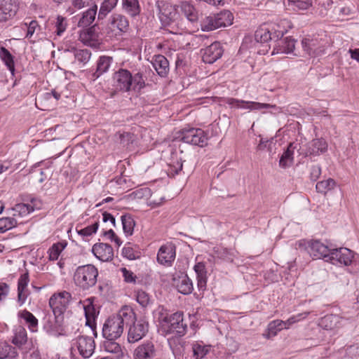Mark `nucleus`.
<instances>
[{"label": "nucleus", "mask_w": 359, "mask_h": 359, "mask_svg": "<svg viewBox=\"0 0 359 359\" xmlns=\"http://www.w3.org/2000/svg\"><path fill=\"white\" fill-rule=\"evenodd\" d=\"M302 46L305 53L311 57L320 56L325 52V47L321 40L318 39H303Z\"/></svg>", "instance_id": "nucleus-19"}, {"label": "nucleus", "mask_w": 359, "mask_h": 359, "mask_svg": "<svg viewBox=\"0 0 359 359\" xmlns=\"http://www.w3.org/2000/svg\"><path fill=\"white\" fill-rule=\"evenodd\" d=\"M354 255L355 253L346 248H334L329 262L333 264L349 266L353 261Z\"/></svg>", "instance_id": "nucleus-14"}, {"label": "nucleus", "mask_w": 359, "mask_h": 359, "mask_svg": "<svg viewBox=\"0 0 359 359\" xmlns=\"http://www.w3.org/2000/svg\"><path fill=\"white\" fill-rule=\"evenodd\" d=\"M128 326H129L128 332L129 343H135L142 339L146 335L149 329V323L142 319L137 321L134 320V323L128 325Z\"/></svg>", "instance_id": "nucleus-13"}, {"label": "nucleus", "mask_w": 359, "mask_h": 359, "mask_svg": "<svg viewBox=\"0 0 359 359\" xmlns=\"http://www.w3.org/2000/svg\"><path fill=\"white\" fill-rule=\"evenodd\" d=\"M184 313L182 311H177L169 316L168 325L164 326L162 331L165 334L175 333L176 336H184L187 330V325L184 323Z\"/></svg>", "instance_id": "nucleus-9"}, {"label": "nucleus", "mask_w": 359, "mask_h": 359, "mask_svg": "<svg viewBox=\"0 0 359 359\" xmlns=\"http://www.w3.org/2000/svg\"><path fill=\"white\" fill-rule=\"evenodd\" d=\"M129 29V21L128 18L120 13L112 14L103 29V34L109 39L121 36Z\"/></svg>", "instance_id": "nucleus-4"}, {"label": "nucleus", "mask_w": 359, "mask_h": 359, "mask_svg": "<svg viewBox=\"0 0 359 359\" xmlns=\"http://www.w3.org/2000/svg\"><path fill=\"white\" fill-rule=\"evenodd\" d=\"M183 166V163L182 161L177 160L175 162H172V164H170L169 168V174H171L172 176L177 175L180 170H182Z\"/></svg>", "instance_id": "nucleus-58"}, {"label": "nucleus", "mask_w": 359, "mask_h": 359, "mask_svg": "<svg viewBox=\"0 0 359 359\" xmlns=\"http://www.w3.org/2000/svg\"><path fill=\"white\" fill-rule=\"evenodd\" d=\"M197 287L200 292H203L206 289L207 276H197Z\"/></svg>", "instance_id": "nucleus-64"}, {"label": "nucleus", "mask_w": 359, "mask_h": 359, "mask_svg": "<svg viewBox=\"0 0 359 359\" xmlns=\"http://www.w3.org/2000/svg\"><path fill=\"white\" fill-rule=\"evenodd\" d=\"M135 298L137 302L142 306V307H147L149 302H150V298L149 294L143 291V290H138L136 292Z\"/></svg>", "instance_id": "nucleus-55"}, {"label": "nucleus", "mask_w": 359, "mask_h": 359, "mask_svg": "<svg viewBox=\"0 0 359 359\" xmlns=\"http://www.w3.org/2000/svg\"><path fill=\"white\" fill-rule=\"evenodd\" d=\"M71 298V294L67 291L53 294L49 299V306L52 309V313L64 316V313Z\"/></svg>", "instance_id": "nucleus-10"}, {"label": "nucleus", "mask_w": 359, "mask_h": 359, "mask_svg": "<svg viewBox=\"0 0 359 359\" xmlns=\"http://www.w3.org/2000/svg\"><path fill=\"white\" fill-rule=\"evenodd\" d=\"M116 136L118 137L120 143L124 147L128 146L130 143L133 142V135L130 133H118Z\"/></svg>", "instance_id": "nucleus-56"}, {"label": "nucleus", "mask_w": 359, "mask_h": 359, "mask_svg": "<svg viewBox=\"0 0 359 359\" xmlns=\"http://www.w3.org/2000/svg\"><path fill=\"white\" fill-rule=\"evenodd\" d=\"M321 175V167L319 165H313L310 170V178L313 181H316Z\"/></svg>", "instance_id": "nucleus-61"}, {"label": "nucleus", "mask_w": 359, "mask_h": 359, "mask_svg": "<svg viewBox=\"0 0 359 359\" xmlns=\"http://www.w3.org/2000/svg\"><path fill=\"white\" fill-rule=\"evenodd\" d=\"M27 341V334L25 328L22 326L18 327L15 330L14 336L12 339V343L18 347H21L25 344Z\"/></svg>", "instance_id": "nucleus-40"}, {"label": "nucleus", "mask_w": 359, "mask_h": 359, "mask_svg": "<svg viewBox=\"0 0 359 359\" xmlns=\"http://www.w3.org/2000/svg\"><path fill=\"white\" fill-rule=\"evenodd\" d=\"M181 10L188 20L195 22L198 20V15L196 9L190 3L185 1L181 5Z\"/></svg>", "instance_id": "nucleus-39"}, {"label": "nucleus", "mask_w": 359, "mask_h": 359, "mask_svg": "<svg viewBox=\"0 0 359 359\" xmlns=\"http://www.w3.org/2000/svg\"><path fill=\"white\" fill-rule=\"evenodd\" d=\"M12 217H24L32 212L34 209L32 205L26 203H18L11 209Z\"/></svg>", "instance_id": "nucleus-37"}, {"label": "nucleus", "mask_w": 359, "mask_h": 359, "mask_svg": "<svg viewBox=\"0 0 359 359\" xmlns=\"http://www.w3.org/2000/svg\"><path fill=\"white\" fill-rule=\"evenodd\" d=\"M122 255L130 260L137 259L141 257V252L137 248H134L130 243L126 245L122 250Z\"/></svg>", "instance_id": "nucleus-48"}, {"label": "nucleus", "mask_w": 359, "mask_h": 359, "mask_svg": "<svg viewBox=\"0 0 359 359\" xmlns=\"http://www.w3.org/2000/svg\"><path fill=\"white\" fill-rule=\"evenodd\" d=\"M210 346L199 342L192 344L193 356L195 359H203L210 352Z\"/></svg>", "instance_id": "nucleus-44"}, {"label": "nucleus", "mask_w": 359, "mask_h": 359, "mask_svg": "<svg viewBox=\"0 0 359 359\" xmlns=\"http://www.w3.org/2000/svg\"><path fill=\"white\" fill-rule=\"evenodd\" d=\"M205 63L212 64L223 55V48L219 42L215 41L201 50Z\"/></svg>", "instance_id": "nucleus-18"}, {"label": "nucleus", "mask_w": 359, "mask_h": 359, "mask_svg": "<svg viewBox=\"0 0 359 359\" xmlns=\"http://www.w3.org/2000/svg\"><path fill=\"white\" fill-rule=\"evenodd\" d=\"M344 322L345 320L338 315L328 314L320 319L319 325L324 330H334L342 327Z\"/></svg>", "instance_id": "nucleus-23"}, {"label": "nucleus", "mask_w": 359, "mask_h": 359, "mask_svg": "<svg viewBox=\"0 0 359 359\" xmlns=\"http://www.w3.org/2000/svg\"><path fill=\"white\" fill-rule=\"evenodd\" d=\"M113 62V57L107 55L100 56L96 62V69L93 72V77L94 79H98L103 74L108 72L111 63Z\"/></svg>", "instance_id": "nucleus-27"}, {"label": "nucleus", "mask_w": 359, "mask_h": 359, "mask_svg": "<svg viewBox=\"0 0 359 359\" xmlns=\"http://www.w3.org/2000/svg\"><path fill=\"white\" fill-rule=\"evenodd\" d=\"M275 107H276V105H272L270 104L243 100V102L241 103L238 108L249 109L250 111H255V110L266 109L275 108Z\"/></svg>", "instance_id": "nucleus-42"}, {"label": "nucleus", "mask_w": 359, "mask_h": 359, "mask_svg": "<svg viewBox=\"0 0 359 359\" xmlns=\"http://www.w3.org/2000/svg\"><path fill=\"white\" fill-rule=\"evenodd\" d=\"M18 317L24 320L25 325L32 332L38 331V319L30 311L26 309L20 311L18 313Z\"/></svg>", "instance_id": "nucleus-29"}, {"label": "nucleus", "mask_w": 359, "mask_h": 359, "mask_svg": "<svg viewBox=\"0 0 359 359\" xmlns=\"http://www.w3.org/2000/svg\"><path fill=\"white\" fill-rule=\"evenodd\" d=\"M18 222L13 217L0 218V233L6 232L16 226Z\"/></svg>", "instance_id": "nucleus-49"}, {"label": "nucleus", "mask_w": 359, "mask_h": 359, "mask_svg": "<svg viewBox=\"0 0 359 359\" xmlns=\"http://www.w3.org/2000/svg\"><path fill=\"white\" fill-rule=\"evenodd\" d=\"M74 345L78 349L79 354L84 358L90 357L95 348L93 339L86 335L77 337L74 340Z\"/></svg>", "instance_id": "nucleus-15"}, {"label": "nucleus", "mask_w": 359, "mask_h": 359, "mask_svg": "<svg viewBox=\"0 0 359 359\" xmlns=\"http://www.w3.org/2000/svg\"><path fill=\"white\" fill-rule=\"evenodd\" d=\"M308 251L313 259H325L329 262L332 249L319 241H312L309 243Z\"/></svg>", "instance_id": "nucleus-16"}, {"label": "nucleus", "mask_w": 359, "mask_h": 359, "mask_svg": "<svg viewBox=\"0 0 359 359\" xmlns=\"http://www.w3.org/2000/svg\"><path fill=\"white\" fill-rule=\"evenodd\" d=\"M99 227V222H96L94 224L89 225L83 229L80 230H77V232L79 235L85 237V236H90L93 233H95Z\"/></svg>", "instance_id": "nucleus-54"}, {"label": "nucleus", "mask_w": 359, "mask_h": 359, "mask_svg": "<svg viewBox=\"0 0 359 359\" xmlns=\"http://www.w3.org/2000/svg\"><path fill=\"white\" fill-rule=\"evenodd\" d=\"M184 142L204 147L208 144V133L201 128H184L180 136Z\"/></svg>", "instance_id": "nucleus-8"}, {"label": "nucleus", "mask_w": 359, "mask_h": 359, "mask_svg": "<svg viewBox=\"0 0 359 359\" xmlns=\"http://www.w3.org/2000/svg\"><path fill=\"white\" fill-rule=\"evenodd\" d=\"M169 316H171L169 311L163 306H158L154 311V316L158 323L161 330L164 326L168 325Z\"/></svg>", "instance_id": "nucleus-33"}, {"label": "nucleus", "mask_w": 359, "mask_h": 359, "mask_svg": "<svg viewBox=\"0 0 359 359\" xmlns=\"http://www.w3.org/2000/svg\"><path fill=\"white\" fill-rule=\"evenodd\" d=\"M73 53L76 62L82 65H86L91 57V53L88 49L73 48Z\"/></svg>", "instance_id": "nucleus-46"}, {"label": "nucleus", "mask_w": 359, "mask_h": 359, "mask_svg": "<svg viewBox=\"0 0 359 359\" xmlns=\"http://www.w3.org/2000/svg\"><path fill=\"white\" fill-rule=\"evenodd\" d=\"M112 81L115 89L122 93H138L145 87V80L141 72L133 74L123 68H120L113 74Z\"/></svg>", "instance_id": "nucleus-2"}, {"label": "nucleus", "mask_w": 359, "mask_h": 359, "mask_svg": "<svg viewBox=\"0 0 359 359\" xmlns=\"http://www.w3.org/2000/svg\"><path fill=\"white\" fill-rule=\"evenodd\" d=\"M116 339H106L103 342V349L109 353L116 355V358L119 359L123 355V351L120 344L115 341Z\"/></svg>", "instance_id": "nucleus-36"}, {"label": "nucleus", "mask_w": 359, "mask_h": 359, "mask_svg": "<svg viewBox=\"0 0 359 359\" xmlns=\"http://www.w3.org/2000/svg\"><path fill=\"white\" fill-rule=\"evenodd\" d=\"M118 0H104L100 5L97 19L103 20L116 6Z\"/></svg>", "instance_id": "nucleus-35"}, {"label": "nucleus", "mask_w": 359, "mask_h": 359, "mask_svg": "<svg viewBox=\"0 0 359 359\" xmlns=\"http://www.w3.org/2000/svg\"><path fill=\"white\" fill-rule=\"evenodd\" d=\"M217 257L226 262H232L236 257V251L223 247H217L215 249Z\"/></svg>", "instance_id": "nucleus-43"}, {"label": "nucleus", "mask_w": 359, "mask_h": 359, "mask_svg": "<svg viewBox=\"0 0 359 359\" xmlns=\"http://www.w3.org/2000/svg\"><path fill=\"white\" fill-rule=\"evenodd\" d=\"M16 6L11 0H4L0 4V20H7L16 13Z\"/></svg>", "instance_id": "nucleus-31"}, {"label": "nucleus", "mask_w": 359, "mask_h": 359, "mask_svg": "<svg viewBox=\"0 0 359 359\" xmlns=\"http://www.w3.org/2000/svg\"><path fill=\"white\" fill-rule=\"evenodd\" d=\"M135 313L128 306H124L117 314L108 318L103 325L102 335L106 339H117L123 334L124 326L134 323Z\"/></svg>", "instance_id": "nucleus-1"}, {"label": "nucleus", "mask_w": 359, "mask_h": 359, "mask_svg": "<svg viewBox=\"0 0 359 359\" xmlns=\"http://www.w3.org/2000/svg\"><path fill=\"white\" fill-rule=\"evenodd\" d=\"M84 313L86 318H95L97 316V311L92 302L84 305Z\"/></svg>", "instance_id": "nucleus-57"}, {"label": "nucleus", "mask_w": 359, "mask_h": 359, "mask_svg": "<svg viewBox=\"0 0 359 359\" xmlns=\"http://www.w3.org/2000/svg\"><path fill=\"white\" fill-rule=\"evenodd\" d=\"M121 271L123 273V276L124 278V280L127 283H135L136 279V276L134 275L133 272L128 270L126 268H122Z\"/></svg>", "instance_id": "nucleus-62"}, {"label": "nucleus", "mask_w": 359, "mask_h": 359, "mask_svg": "<svg viewBox=\"0 0 359 359\" xmlns=\"http://www.w3.org/2000/svg\"><path fill=\"white\" fill-rule=\"evenodd\" d=\"M0 57L8 70L11 72L12 74H13L15 72L14 57L9 52V50L4 47H1Z\"/></svg>", "instance_id": "nucleus-41"}, {"label": "nucleus", "mask_w": 359, "mask_h": 359, "mask_svg": "<svg viewBox=\"0 0 359 359\" xmlns=\"http://www.w3.org/2000/svg\"><path fill=\"white\" fill-rule=\"evenodd\" d=\"M55 33L57 36H61L66 30L67 27V21L66 18L58 15L56 18V22L55 24Z\"/></svg>", "instance_id": "nucleus-52"}, {"label": "nucleus", "mask_w": 359, "mask_h": 359, "mask_svg": "<svg viewBox=\"0 0 359 359\" xmlns=\"http://www.w3.org/2000/svg\"><path fill=\"white\" fill-rule=\"evenodd\" d=\"M201 28L203 32H210L218 29L217 22L215 14L203 18L201 21Z\"/></svg>", "instance_id": "nucleus-45"}, {"label": "nucleus", "mask_w": 359, "mask_h": 359, "mask_svg": "<svg viewBox=\"0 0 359 359\" xmlns=\"http://www.w3.org/2000/svg\"><path fill=\"white\" fill-rule=\"evenodd\" d=\"M18 356L15 346L6 340H0V359H15Z\"/></svg>", "instance_id": "nucleus-30"}, {"label": "nucleus", "mask_w": 359, "mask_h": 359, "mask_svg": "<svg viewBox=\"0 0 359 359\" xmlns=\"http://www.w3.org/2000/svg\"><path fill=\"white\" fill-rule=\"evenodd\" d=\"M122 9L132 18L138 16L141 12L138 0H122Z\"/></svg>", "instance_id": "nucleus-32"}, {"label": "nucleus", "mask_w": 359, "mask_h": 359, "mask_svg": "<svg viewBox=\"0 0 359 359\" xmlns=\"http://www.w3.org/2000/svg\"><path fill=\"white\" fill-rule=\"evenodd\" d=\"M121 220L123 226V233L126 236H130L133 234L134 228L135 226V221L133 216L129 213L123 215L121 217Z\"/></svg>", "instance_id": "nucleus-34"}, {"label": "nucleus", "mask_w": 359, "mask_h": 359, "mask_svg": "<svg viewBox=\"0 0 359 359\" xmlns=\"http://www.w3.org/2000/svg\"><path fill=\"white\" fill-rule=\"evenodd\" d=\"M25 25L27 28L26 37L31 38L36 31V29L39 27L38 22L36 20H32L29 23L25 22Z\"/></svg>", "instance_id": "nucleus-59"}, {"label": "nucleus", "mask_w": 359, "mask_h": 359, "mask_svg": "<svg viewBox=\"0 0 359 359\" xmlns=\"http://www.w3.org/2000/svg\"><path fill=\"white\" fill-rule=\"evenodd\" d=\"M278 25L273 24H264L259 26L255 32V40L261 43L278 41L287 32V30L278 29Z\"/></svg>", "instance_id": "nucleus-5"}, {"label": "nucleus", "mask_w": 359, "mask_h": 359, "mask_svg": "<svg viewBox=\"0 0 359 359\" xmlns=\"http://www.w3.org/2000/svg\"><path fill=\"white\" fill-rule=\"evenodd\" d=\"M218 28L226 27L233 23V16L229 11H222L219 13L215 14Z\"/></svg>", "instance_id": "nucleus-38"}, {"label": "nucleus", "mask_w": 359, "mask_h": 359, "mask_svg": "<svg viewBox=\"0 0 359 359\" xmlns=\"http://www.w3.org/2000/svg\"><path fill=\"white\" fill-rule=\"evenodd\" d=\"M158 350L153 341L147 340L137 346L134 350V359H154Z\"/></svg>", "instance_id": "nucleus-17"}, {"label": "nucleus", "mask_w": 359, "mask_h": 359, "mask_svg": "<svg viewBox=\"0 0 359 359\" xmlns=\"http://www.w3.org/2000/svg\"><path fill=\"white\" fill-rule=\"evenodd\" d=\"M173 285L177 291L182 294H189L194 290L192 281L187 274L174 278Z\"/></svg>", "instance_id": "nucleus-24"}, {"label": "nucleus", "mask_w": 359, "mask_h": 359, "mask_svg": "<svg viewBox=\"0 0 359 359\" xmlns=\"http://www.w3.org/2000/svg\"><path fill=\"white\" fill-rule=\"evenodd\" d=\"M309 312L298 313L297 315L290 317L287 320H274L271 321L267 326V333L264 334V337L266 339L274 337L283 329H289L291 325L306 318Z\"/></svg>", "instance_id": "nucleus-6"}, {"label": "nucleus", "mask_w": 359, "mask_h": 359, "mask_svg": "<svg viewBox=\"0 0 359 359\" xmlns=\"http://www.w3.org/2000/svg\"><path fill=\"white\" fill-rule=\"evenodd\" d=\"M327 149V143L323 139H315L308 146L306 156H318L325 153Z\"/></svg>", "instance_id": "nucleus-28"}, {"label": "nucleus", "mask_w": 359, "mask_h": 359, "mask_svg": "<svg viewBox=\"0 0 359 359\" xmlns=\"http://www.w3.org/2000/svg\"><path fill=\"white\" fill-rule=\"evenodd\" d=\"M194 271L197 276H205L207 271L205 266L203 262H198L194 266Z\"/></svg>", "instance_id": "nucleus-63"}, {"label": "nucleus", "mask_w": 359, "mask_h": 359, "mask_svg": "<svg viewBox=\"0 0 359 359\" xmlns=\"http://www.w3.org/2000/svg\"><path fill=\"white\" fill-rule=\"evenodd\" d=\"M158 18L164 27L169 26L173 22L177 17V12L175 6L165 1H158Z\"/></svg>", "instance_id": "nucleus-12"}, {"label": "nucleus", "mask_w": 359, "mask_h": 359, "mask_svg": "<svg viewBox=\"0 0 359 359\" xmlns=\"http://www.w3.org/2000/svg\"><path fill=\"white\" fill-rule=\"evenodd\" d=\"M65 248V245L62 243H57L53 244L48 251L49 255V259L52 261L57 260L61 252L64 250Z\"/></svg>", "instance_id": "nucleus-51"}, {"label": "nucleus", "mask_w": 359, "mask_h": 359, "mask_svg": "<svg viewBox=\"0 0 359 359\" xmlns=\"http://www.w3.org/2000/svg\"><path fill=\"white\" fill-rule=\"evenodd\" d=\"M335 186V181L332 178H329L318 182L316 185V189L318 193L326 194L328 191L332 190Z\"/></svg>", "instance_id": "nucleus-47"}, {"label": "nucleus", "mask_w": 359, "mask_h": 359, "mask_svg": "<svg viewBox=\"0 0 359 359\" xmlns=\"http://www.w3.org/2000/svg\"><path fill=\"white\" fill-rule=\"evenodd\" d=\"M151 64L157 74L165 77L169 72V62L163 55H154L151 60Z\"/></svg>", "instance_id": "nucleus-25"}, {"label": "nucleus", "mask_w": 359, "mask_h": 359, "mask_svg": "<svg viewBox=\"0 0 359 359\" xmlns=\"http://www.w3.org/2000/svg\"><path fill=\"white\" fill-rule=\"evenodd\" d=\"M97 11V6L96 4L83 11L78 20L77 26L83 29L89 27L95 19Z\"/></svg>", "instance_id": "nucleus-26"}, {"label": "nucleus", "mask_w": 359, "mask_h": 359, "mask_svg": "<svg viewBox=\"0 0 359 359\" xmlns=\"http://www.w3.org/2000/svg\"><path fill=\"white\" fill-rule=\"evenodd\" d=\"M93 255L102 262H110L114 258V250L109 244L95 243L92 248Z\"/></svg>", "instance_id": "nucleus-20"}, {"label": "nucleus", "mask_w": 359, "mask_h": 359, "mask_svg": "<svg viewBox=\"0 0 359 359\" xmlns=\"http://www.w3.org/2000/svg\"><path fill=\"white\" fill-rule=\"evenodd\" d=\"M292 144H290L287 149L282 154L279 161V165L282 168H286L289 165V163H292L293 160V151L291 150Z\"/></svg>", "instance_id": "nucleus-50"}, {"label": "nucleus", "mask_w": 359, "mask_h": 359, "mask_svg": "<svg viewBox=\"0 0 359 359\" xmlns=\"http://www.w3.org/2000/svg\"><path fill=\"white\" fill-rule=\"evenodd\" d=\"M289 6L299 10H306L311 6V0H288Z\"/></svg>", "instance_id": "nucleus-53"}, {"label": "nucleus", "mask_w": 359, "mask_h": 359, "mask_svg": "<svg viewBox=\"0 0 359 359\" xmlns=\"http://www.w3.org/2000/svg\"><path fill=\"white\" fill-rule=\"evenodd\" d=\"M98 274V269L93 264L81 265L75 269L73 280L81 290L88 291L96 285Z\"/></svg>", "instance_id": "nucleus-3"}, {"label": "nucleus", "mask_w": 359, "mask_h": 359, "mask_svg": "<svg viewBox=\"0 0 359 359\" xmlns=\"http://www.w3.org/2000/svg\"><path fill=\"white\" fill-rule=\"evenodd\" d=\"M102 34L100 27L95 24L80 31L79 39L83 44L96 48L101 44Z\"/></svg>", "instance_id": "nucleus-11"}, {"label": "nucleus", "mask_w": 359, "mask_h": 359, "mask_svg": "<svg viewBox=\"0 0 359 359\" xmlns=\"http://www.w3.org/2000/svg\"><path fill=\"white\" fill-rule=\"evenodd\" d=\"M43 329L49 335L54 337L66 335L64 316L48 313L43 319Z\"/></svg>", "instance_id": "nucleus-7"}, {"label": "nucleus", "mask_w": 359, "mask_h": 359, "mask_svg": "<svg viewBox=\"0 0 359 359\" xmlns=\"http://www.w3.org/2000/svg\"><path fill=\"white\" fill-rule=\"evenodd\" d=\"M296 42V40L291 37L280 38L278 41H275L272 55L293 53Z\"/></svg>", "instance_id": "nucleus-22"}, {"label": "nucleus", "mask_w": 359, "mask_h": 359, "mask_svg": "<svg viewBox=\"0 0 359 359\" xmlns=\"http://www.w3.org/2000/svg\"><path fill=\"white\" fill-rule=\"evenodd\" d=\"M29 274L28 273H25L22 274L18 282V290H25L26 289L28 283H29Z\"/></svg>", "instance_id": "nucleus-60"}, {"label": "nucleus", "mask_w": 359, "mask_h": 359, "mask_svg": "<svg viewBox=\"0 0 359 359\" xmlns=\"http://www.w3.org/2000/svg\"><path fill=\"white\" fill-rule=\"evenodd\" d=\"M176 248L173 244H167L161 246L158 252L157 260L164 265L170 266L175 260Z\"/></svg>", "instance_id": "nucleus-21"}]
</instances>
